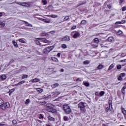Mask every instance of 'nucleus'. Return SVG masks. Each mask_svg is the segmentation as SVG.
<instances>
[{"instance_id": "obj_45", "label": "nucleus", "mask_w": 126, "mask_h": 126, "mask_svg": "<svg viewBox=\"0 0 126 126\" xmlns=\"http://www.w3.org/2000/svg\"><path fill=\"white\" fill-rule=\"evenodd\" d=\"M108 103H109L110 108H111V107H112V100H109Z\"/></svg>"}, {"instance_id": "obj_53", "label": "nucleus", "mask_w": 126, "mask_h": 126, "mask_svg": "<svg viewBox=\"0 0 126 126\" xmlns=\"http://www.w3.org/2000/svg\"><path fill=\"white\" fill-rule=\"evenodd\" d=\"M107 7L108 8H109V9H111V8H112V6L111 5V4L107 5Z\"/></svg>"}, {"instance_id": "obj_50", "label": "nucleus", "mask_w": 126, "mask_h": 126, "mask_svg": "<svg viewBox=\"0 0 126 126\" xmlns=\"http://www.w3.org/2000/svg\"><path fill=\"white\" fill-rule=\"evenodd\" d=\"M24 83H25V81H22L19 82V84L20 85H21V84H23Z\"/></svg>"}, {"instance_id": "obj_14", "label": "nucleus", "mask_w": 126, "mask_h": 126, "mask_svg": "<svg viewBox=\"0 0 126 126\" xmlns=\"http://www.w3.org/2000/svg\"><path fill=\"white\" fill-rule=\"evenodd\" d=\"M86 23H87V21L85 20H83L81 21L80 25H86Z\"/></svg>"}, {"instance_id": "obj_7", "label": "nucleus", "mask_w": 126, "mask_h": 126, "mask_svg": "<svg viewBox=\"0 0 126 126\" xmlns=\"http://www.w3.org/2000/svg\"><path fill=\"white\" fill-rule=\"evenodd\" d=\"M7 76L6 75L3 74V75H0V80H5L7 78Z\"/></svg>"}, {"instance_id": "obj_44", "label": "nucleus", "mask_w": 126, "mask_h": 126, "mask_svg": "<svg viewBox=\"0 0 126 126\" xmlns=\"http://www.w3.org/2000/svg\"><path fill=\"white\" fill-rule=\"evenodd\" d=\"M35 43L36 45H39V46H41V45H42V44H41V43H40V41H39L38 40H36Z\"/></svg>"}, {"instance_id": "obj_52", "label": "nucleus", "mask_w": 126, "mask_h": 126, "mask_svg": "<svg viewBox=\"0 0 126 126\" xmlns=\"http://www.w3.org/2000/svg\"><path fill=\"white\" fill-rule=\"evenodd\" d=\"M122 11H126V6L123 7L122 8Z\"/></svg>"}, {"instance_id": "obj_12", "label": "nucleus", "mask_w": 126, "mask_h": 126, "mask_svg": "<svg viewBox=\"0 0 126 126\" xmlns=\"http://www.w3.org/2000/svg\"><path fill=\"white\" fill-rule=\"evenodd\" d=\"M48 119L49 121H50V122H55L56 121V119L52 117L51 116H49L48 117Z\"/></svg>"}, {"instance_id": "obj_35", "label": "nucleus", "mask_w": 126, "mask_h": 126, "mask_svg": "<svg viewBox=\"0 0 126 126\" xmlns=\"http://www.w3.org/2000/svg\"><path fill=\"white\" fill-rule=\"evenodd\" d=\"M121 92H122V93H123V94L124 95H126V90H125V89L122 88V90H121Z\"/></svg>"}, {"instance_id": "obj_34", "label": "nucleus", "mask_w": 126, "mask_h": 126, "mask_svg": "<svg viewBox=\"0 0 126 126\" xmlns=\"http://www.w3.org/2000/svg\"><path fill=\"white\" fill-rule=\"evenodd\" d=\"M29 103H30V99H26V102H25L26 105H28V104H29Z\"/></svg>"}, {"instance_id": "obj_48", "label": "nucleus", "mask_w": 126, "mask_h": 126, "mask_svg": "<svg viewBox=\"0 0 126 126\" xmlns=\"http://www.w3.org/2000/svg\"><path fill=\"white\" fill-rule=\"evenodd\" d=\"M63 120L64 121H65V122L67 121L68 120V117H66V116H64L63 117Z\"/></svg>"}, {"instance_id": "obj_56", "label": "nucleus", "mask_w": 126, "mask_h": 126, "mask_svg": "<svg viewBox=\"0 0 126 126\" xmlns=\"http://www.w3.org/2000/svg\"><path fill=\"white\" fill-rule=\"evenodd\" d=\"M95 96H100L98 92L95 93Z\"/></svg>"}, {"instance_id": "obj_24", "label": "nucleus", "mask_w": 126, "mask_h": 126, "mask_svg": "<svg viewBox=\"0 0 126 126\" xmlns=\"http://www.w3.org/2000/svg\"><path fill=\"white\" fill-rule=\"evenodd\" d=\"M94 43H95V44H98V43H99V39L98 38H95L94 39Z\"/></svg>"}, {"instance_id": "obj_25", "label": "nucleus", "mask_w": 126, "mask_h": 126, "mask_svg": "<svg viewBox=\"0 0 126 126\" xmlns=\"http://www.w3.org/2000/svg\"><path fill=\"white\" fill-rule=\"evenodd\" d=\"M122 112L124 116H126V110L125 109V108H122Z\"/></svg>"}, {"instance_id": "obj_9", "label": "nucleus", "mask_w": 126, "mask_h": 126, "mask_svg": "<svg viewBox=\"0 0 126 126\" xmlns=\"http://www.w3.org/2000/svg\"><path fill=\"white\" fill-rule=\"evenodd\" d=\"M27 67L25 66H22L21 68V71H22L23 72H27Z\"/></svg>"}, {"instance_id": "obj_46", "label": "nucleus", "mask_w": 126, "mask_h": 126, "mask_svg": "<svg viewBox=\"0 0 126 126\" xmlns=\"http://www.w3.org/2000/svg\"><path fill=\"white\" fill-rule=\"evenodd\" d=\"M97 68L98 69H102V68H103V65H99L97 66Z\"/></svg>"}, {"instance_id": "obj_20", "label": "nucleus", "mask_w": 126, "mask_h": 126, "mask_svg": "<svg viewBox=\"0 0 126 126\" xmlns=\"http://www.w3.org/2000/svg\"><path fill=\"white\" fill-rule=\"evenodd\" d=\"M12 43L14 46V47H15V48H18V44H17V42H15V41L13 40L12 41Z\"/></svg>"}, {"instance_id": "obj_31", "label": "nucleus", "mask_w": 126, "mask_h": 126, "mask_svg": "<svg viewBox=\"0 0 126 126\" xmlns=\"http://www.w3.org/2000/svg\"><path fill=\"white\" fill-rule=\"evenodd\" d=\"M15 91V89H11L9 92V95H10V94H11V93H12L13 92H14Z\"/></svg>"}, {"instance_id": "obj_13", "label": "nucleus", "mask_w": 126, "mask_h": 126, "mask_svg": "<svg viewBox=\"0 0 126 126\" xmlns=\"http://www.w3.org/2000/svg\"><path fill=\"white\" fill-rule=\"evenodd\" d=\"M24 22L25 24H26V25H27V26L28 27H33V25H32V24H29L28 22L26 21H24Z\"/></svg>"}, {"instance_id": "obj_61", "label": "nucleus", "mask_w": 126, "mask_h": 126, "mask_svg": "<svg viewBox=\"0 0 126 126\" xmlns=\"http://www.w3.org/2000/svg\"><path fill=\"white\" fill-rule=\"evenodd\" d=\"M46 104H47V102L46 101H43L41 102V105H46Z\"/></svg>"}, {"instance_id": "obj_1", "label": "nucleus", "mask_w": 126, "mask_h": 126, "mask_svg": "<svg viewBox=\"0 0 126 126\" xmlns=\"http://www.w3.org/2000/svg\"><path fill=\"white\" fill-rule=\"evenodd\" d=\"M9 107H10L9 102H6L4 103V101L3 100L2 98H0V109L4 110L5 109L9 108Z\"/></svg>"}, {"instance_id": "obj_10", "label": "nucleus", "mask_w": 126, "mask_h": 126, "mask_svg": "<svg viewBox=\"0 0 126 126\" xmlns=\"http://www.w3.org/2000/svg\"><path fill=\"white\" fill-rule=\"evenodd\" d=\"M38 40H41L43 43H49V40H47L46 38H43L42 37L38 38Z\"/></svg>"}, {"instance_id": "obj_27", "label": "nucleus", "mask_w": 126, "mask_h": 126, "mask_svg": "<svg viewBox=\"0 0 126 126\" xmlns=\"http://www.w3.org/2000/svg\"><path fill=\"white\" fill-rule=\"evenodd\" d=\"M61 94V93L60 92H54V95H55L56 96H58V95H60Z\"/></svg>"}, {"instance_id": "obj_54", "label": "nucleus", "mask_w": 126, "mask_h": 126, "mask_svg": "<svg viewBox=\"0 0 126 126\" xmlns=\"http://www.w3.org/2000/svg\"><path fill=\"white\" fill-rule=\"evenodd\" d=\"M126 55L125 53H122V54H121V57L122 58H124V57H126Z\"/></svg>"}, {"instance_id": "obj_33", "label": "nucleus", "mask_w": 126, "mask_h": 126, "mask_svg": "<svg viewBox=\"0 0 126 126\" xmlns=\"http://www.w3.org/2000/svg\"><path fill=\"white\" fill-rule=\"evenodd\" d=\"M42 2L44 5H46V4L48 3V1H47V0H42Z\"/></svg>"}, {"instance_id": "obj_26", "label": "nucleus", "mask_w": 126, "mask_h": 126, "mask_svg": "<svg viewBox=\"0 0 126 126\" xmlns=\"http://www.w3.org/2000/svg\"><path fill=\"white\" fill-rule=\"evenodd\" d=\"M36 91L39 93H42L43 92V89L41 88H37Z\"/></svg>"}, {"instance_id": "obj_11", "label": "nucleus", "mask_w": 126, "mask_h": 126, "mask_svg": "<svg viewBox=\"0 0 126 126\" xmlns=\"http://www.w3.org/2000/svg\"><path fill=\"white\" fill-rule=\"evenodd\" d=\"M31 81L32 83H36V82H39V81H40V79L34 78V79L32 80Z\"/></svg>"}, {"instance_id": "obj_22", "label": "nucleus", "mask_w": 126, "mask_h": 126, "mask_svg": "<svg viewBox=\"0 0 126 126\" xmlns=\"http://www.w3.org/2000/svg\"><path fill=\"white\" fill-rule=\"evenodd\" d=\"M16 3H17V4H19V5H22L23 6H25V5L23 4H26V3L25 2H17Z\"/></svg>"}, {"instance_id": "obj_6", "label": "nucleus", "mask_w": 126, "mask_h": 126, "mask_svg": "<svg viewBox=\"0 0 126 126\" xmlns=\"http://www.w3.org/2000/svg\"><path fill=\"white\" fill-rule=\"evenodd\" d=\"M53 49H54V46H48L44 49L43 52L44 54H48Z\"/></svg>"}, {"instance_id": "obj_64", "label": "nucleus", "mask_w": 126, "mask_h": 126, "mask_svg": "<svg viewBox=\"0 0 126 126\" xmlns=\"http://www.w3.org/2000/svg\"><path fill=\"white\" fill-rule=\"evenodd\" d=\"M14 61L13 60H12L9 63V64H11V63H13Z\"/></svg>"}, {"instance_id": "obj_62", "label": "nucleus", "mask_w": 126, "mask_h": 126, "mask_svg": "<svg viewBox=\"0 0 126 126\" xmlns=\"http://www.w3.org/2000/svg\"><path fill=\"white\" fill-rule=\"evenodd\" d=\"M125 23H126V21L125 20L121 21V24H125Z\"/></svg>"}, {"instance_id": "obj_40", "label": "nucleus", "mask_w": 126, "mask_h": 126, "mask_svg": "<svg viewBox=\"0 0 126 126\" xmlns=\"http://www.w3.org/2000/svg\"><path fill=\"white\" fill-rule=\"evenodd\" d=\"M25 78H28V75H24L22 76V79H25Z\"/></svg>"}, {"instance_id": "obj_2", "label": "nucleus", "mask_w": 126, "mask_h": 126, "mask_svg": "<svg viewBox=\"0 0 126 126\" xmlns=\"http://www.w3.org/2000/svg\"><path fill=\"white\" fill-rule=\"evenodd\" d=\"M46 110L48 112H50V113H53V114H56L57 113V110L54 109V105L51 103L46 104Z\"/></svg>"}, {"instance_id": "obj_29", "label": "nucleus", "mask_w": 126, "mask_h": 126, "mask_svg": "<svg viewBox=\"0 0 126 126\" xmlns=\"http://www.w3.org/2000/svg\"><path fill=\"white\" fill-rule=\"evenodd\" d=\"M62 48L63 49H66L67 48V46H66V44H63L62 45Z\"/></svg>"}, {"instance_id": "obj_3", "label": "nucleus", "mask_w": 126, "mask_h": 126, "mask_svg": "<svg viewBox=\"0 0 126 126\" xmlns=\"http://www.w3.org/2000/svg\"><path fill=\"white\" fill-rule=\"evenodd\" d=\"M78 108H80L81 113H85L86 109L85 107L87 106V103L84 102H81L78 104Z\"/></svg>"}, {"instance_id": "obj_41", "label": "nucleus", "mask_w": 126, "mask_h": 126, "mask_svg": "<svg viewBox=\"0 0 126 126\" xmlns=\"http://www.w3.org/2000/svg\"><path fill=\"white\" fill-rule=\"evenodd\" d=\"M19 41L20 43H23V44H25V41H24V40H23V39H19Z\"/></svg>"}, {"instance_id": "obj_38", "label": "nucleus", "mask_w": 126, "mask_h": 126, "mask_svg": "<svg viewBox=\"0 0 126 126\" xmlns=\"http://www.w3.org/2000/svg\"><path fill=\"white\" fill-rule=\"evenodd\" d=\"M84 64H89V61L86 60L83 62Z\"/></svg>"}, {"instance_id": "obj_42", "label": "nucleus", "mask_w": 126, "mask_h": 126, "mask_svg": "<svg viewBox=\"0 0 126 126\" xmlns=\"http://www.w3.org/2000/svg\"><path fill=\"white\" fill-rule=\"evenodd\" d=\"M121 77H125L126 76V73H121L120 75Z\"/></svg>"}, {"instance_id": "obj_51", "label": "nucleus", "mask_w": 126, "mask_h": 126, "mask_svg": "<svg viewBox=\"0 0 126 126\" xmlns=\"http://www.w3.org/2000/svg\"><path fill=\"white\" fill-rule=\"evenodd\" d=\"M52 97V95H49L48 96L45 97V99L48 100V99H50Z\"/></svg>"}, {"instance_id": "obj_17", "label": "nucleus", "mask_w": 126, "mask_h": 126, "mask_svg": "<svg viewBox=\"0 0 126 126\" xmlns=\"http://www.w3.org/2000/svg\"><path fill=\"white\" fill-rule=\"evenodd\" d=\"M107 40L108 42H114V37L112 36L108 38Z\"/></svg>"}, {"instance_id": "obj_58", "label": "nucleus", "mask_w": 126, "mask_h": 126, "mask_svg": "<svg viewBox=\"0 0 126 126\" xmlns=\"http://www.w3.org/2000/svg\"><path fill=\"white\" fill-rule=\"evenodd\" d=\"M12 123L13 125H15L17 123L16 120H13Z\"/></svg>"}, {"instance_id": "obj_16", "label": "nucleus", "mask_w": 126, "mask_h": 126, "mask_svg": "<svg viewBox=\"0 0 126 126\" xmlns=\"http://www.w3.org/2000/svg\"><path fill=\"white\" fill-rule=\"evenodd\" d=\"M51 60L53 61V62H55V63H59V60L58 59L56 58V57H52Z\"/></svg>"}, {"instance_id": "obj_36", "label": "nucleus", "mask_w": 126, "mask_h": 126, "mask_svg": "<svg viewBox=\"0 0 126 126\" xmlns=\"http://www.w3.org/2000/svg\"><path fill=\"white\" fill-rule=\"evenodd\" d=\"M117 68L118 70L121 69L122 68V65H121V64L117 65Z\"/></svg>"}, {"instance_id": "obj_63", "label": "nucleus", "mask_w": 126, "mask_h": 126, "mask_svg": "<svg viewBox=\"0 0 126 126\" xmlns=\"http://www.w3.org/2000/svg\"><path fill=\"white\" fill-rule=\"evenodd\" d=\"M2 26H5V24L3 22H2L1 24H0Z\"/></svg>"}, {"instance_id": "obj_4", "label": "nucleus", "mask_w": 126, "mask_h": 126, "mask_svg": "<svg viewBox=\"0 0 126 126\" xmlns=\"http://www.w3.org/2000/svg\"><path fill=\"white\" fill-rule=\"evenodd\" d=\"M63 110L67 115L70 114L71 110L70 109V107L68 106V104H65L63 105Z\"/></svg>"}, {"instance_id": "obj_8", "label": "nucleus", "mask_w": 126, "mask_h": 126, "mask_svg": "<svg viewBox=\"0 0 126 126\" xmlns=\"http://www.w3.org/2000/svg\"><path fill=\"white\" fill-rule=\"evenodd\" d=\"M63 41H70V38H69V36L68 35L65 36L63 39Z\"/></svg>"}, {"instance_id": "obj_37", "label": "nucleus", "mask_w": 126, "mask_h": 126, "mask_svg": "<svg viewBox=\"0 0 126 126\" xmlns=\"http://www.w3.org/2000/svg\"><path fill=\"white\" fill-rule=\"evenodd\" d=\"M118 80L119 81H123V77L119 75L118 78Z\"/></svg>"}, {"instance_id": "obj_55", "label": "nucleus", "mask_w": 126, "mask_h": 126, "mask_svg": "<svg viewBox=\"0 0 126 126\" xmlns=\"http://www.w3.org/2000/svg\"><path fill=\"white\" fill-rule=\"evenodd\" d=\"M56 32L55 31H52L51 32H48V33H50V34H54Z\"/></svg>"}, {"instance_id": "obj_47", "label": "nucleus", "mask_w": 126, "mask_h": 126, "mask_svg": "<svg viewBox=\"0 0 126 126\" xmlns=\"http://www.w3.org/2000/svg\"><path fill=\"white\" fill-rule=\"evenodd\" d=\"M50 17H52V18H57V17H58V16L56 15H51L50 16Z\"/></svg>"}, {"instance_id": "obj_39", "label": "nucleus", "mask_w": 126, "mask_h": 126, "mask_svg": "<svg viewBox=\"0 0 126 126\" xmlns=\"http://www.w3.org/2000/svg\"><path fill=\"white\" fill-rule=\"evenodd\" d=\"M69 19V16H65L63 19L64 21H66L67 20H68Z\"/></svg>"}, {"instance_id": "obj_23", "label": "nucleus", "mask_w": 126, "mask_h": 126, "mask_svg": "<svg viewBox=\"0 0 126 126\" xmlns=\"http://www.w3.org/2000/svg\"><path fill=\"white\" fill-rule=\"evenodd\" d=\"M114 66H115V64L113 63V64H111L108 69V70H111V69H112V68H113V67H114Z\"/></svg>"}, {"instance_id": "obj_21", "label": "nucleus", "mask_w": 126, "mask_h": 126, "mask_svg": "<svg viewBox=\"0 0 126 126\" xmlns=\"http://www.w3.org/2000/svg\"><path fill=\"white\" fill-rule=\"evenodd\" d=\"M113 110V107H111H111H107L106 109H105V111H106V112H109V111H112Z\"/></svg>"}, {"instance_id": "obj_5", "label": "nucleus", "mask_w": 126, "mask_h": 126, "mask_svg": "<svg viewBox=\"0 0 126 126\" xmlns=\"http://www.w3.org/2000/svg\"><path fill=\"white\" fill-rule=\"evenodd\" d=\"M71 36H72L74 39H76V38L80 36V33L77 31H73L71 32Z\"/></svg>"}, {"instance_id": "obj_18", "label": "nucleus", "mask_w": 126, "mask_h": 126, "mask_svg": "<svg viewBox=\"0 0 126 126\" xmlns=\"http://www.w3.org/2000/svg\"><path fill=\"white\" fill-rule=\"evenodd\" d=\"M83 84L84 85H85V86H86L87 87H88L90 85V84H89V82H87L85 81L83 82Z\"/></svg>"}, {"instance_id": "obj_15", "label": "nucleus", "mask_w": 126, "mask_h": 126, "mask_svg": "<svg viewBox=\"0 0 126 126\" xmlns=\"http://www.w3.org/2000/svg\"><path fill=\"white\" fill-rule=\"evenodd\" d=\"M40 36L41 37L43 36H46V37H48V36H49V33H45V32H43L42 33H40Z\"/></svg>"}, {"instance_id": "obj_49", "label": "nucleus", "mask_w": 126, "mask_h": 126, "mask_svg": "<svg viewBox=\"0 0 126 126\" xmlns=\"http://www.w3.org/2000/svg\"><path fill=\"white\" fill-rule=\"evenodd\" d=\"M74 29H76V26H73L71 28V30H74Z\"/></svg>"}, {"instance_id": "obj_30", "label": "nucleus", "mask_w": 126, "mask_h": 126, "mask_svg": "<svg viewBox=\"0 0 126 126\" xmlns=\"http://www.w3.org/2000/svg\"><path fill=\"white\" fill-rule=\"evenodd\" d=\"M105 94V92L104 91H101L99 93V96H102Z\"/></svg>"}, {"instance_id": "obj_32", "label": "nucleus", "mask_w": 126, "mask_h": 126, "mask_svg": "<svg viewBox=\"0 0 126 126\" xmlns=\"http://www.w3.org/2000/svg\"><path fill=\"white\" fill-rule=\"evenodd\" d=\"M43 22L45 23H51V20L43 19Z\"/></svg>"}, {"instance_id": "obj_19", "label": "nucleus", "mask_w": 126, "mask_h": 126, "mask_svg": "<svg viewBox=\"0 0 126 126\" xmlns=\"http://www.w3.org/2000/svg\"><path fill=\"white\" fill-rule=\"evenodd\" d=\"M86 3V1H83L81 3H79L78 4V6H80L81 5H83V4H85Z\"/></svg>"}, {"instance_id": "obj_60", "label": "nucleus", "mask_w": 126, "mask_h": 126, "mask_svg": "<svg viewBox=\"0 0 126 126\" xmlns=\"http://www.w3.org/2000/svg\"><path fill=\"white\" fill-rule=\"evenodd\" d=\"M54 87H57V86H59V84L56 83L54 84Z\"/></svg>"}, {"instance_id": "obj_43", "label": "nucleus", "mask_w": 126, "mask_h": 126, "mask_svg": "<svg viewBox=\"0 0 126 126\" xmlns=\"http://www.w3.org/2000/svg\"><path fill=\"white\" fill-rule=\"evenodd\" d=\"M39 119H40V120H42V119H44V115H43V114H39Z\"/></svg>"}, {"instance_id": "obj_28", "label": "nucleus", "mask_w": 126, "mask_h": 126, "mask_svg": "<svg viewBox=\"0 0 126 126\" xmlns=\"http://www.w3.org/2000/svg\"><path fill=\"white\" fill-rule=\"evenodd\" d=\"M123 34V32L121 30H119L118 32H117V35H120Z\"/></svg>"}, {"instance_id": "obj_59", "label": "nucleus", "mask_w": 126, "mask_h": 126, "mask_svg": "<svg viewBox=\"0 0 126 126\" xmlns=\"http://www.w3.org/2000/svg\"><path fill=\"white\" fill-rule=\"evenodd\" d=\"M57 56L58 58H61V53H58L57 54Z\"/></svg>"}, {"instance_id": "obj_57", "label": "nucleus", "mask_w": 126, "mask_h": 126, "mask_svg": "<svg viewBox=\"0 0 126 126\" xmlns=\"http://www.w3.org/2000/svg\"><path fill=\"white\" fill-rule=\"evenodd\" d=\"M115 24H122V22L121 21L116 22L115 23Z\"/></svg>"}]
</instances>
